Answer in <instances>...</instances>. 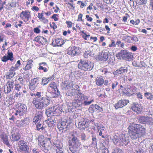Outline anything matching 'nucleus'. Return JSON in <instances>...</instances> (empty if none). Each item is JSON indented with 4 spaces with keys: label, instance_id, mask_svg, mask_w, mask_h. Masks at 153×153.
Masks as SVG:
<instances>
[{
    "label": "nucleus",
    "instance_id": "nucleus-1",
    "mask_svg": "<svg viewBox=\"0 0 153 153\" xmlns=\"http://www.w3.org/2000/svg\"><path fill=\"white\" fill-rule=\"evenodd\" d=\"M128 129L130 136L132 140L141 137L146 133L145 128L140 124L132 123L129 126Z\"/></svg>",
    "mask_w": 153,
    "mask_h": 153
},
{
    "label": "nucleus",
    "instance_id": "nucleus-2",
    "mask_svg": "<svg viewBox=\"0 0 153 153\" xmlns=\"http://www.w3.org/2000/svg\"><path fill=\"white\" fill-rule=\"evenodd\" d=\"M68 144L69 146V149L72 153H75L78 152L81 145L79 140L74 134H72V138L69 140Z\"/></svg>",
    "mask_w": 153,
    "mask_h": 153
},
{
    "label": "nucleus",
    "instance_id": "nucleus-3",
    "mask_svg": "<svg viewBox=\"0 0 153 153\" xmlns=\"http://www.w3.org/2000/svg\"><path fill=\"white\" fill-rule=\"evenodd\" d=\"M113 140L114 144L119 146H126L130 142L128 137H125L123 135H115Z\"/></svg>",
    "mask_w": 153,
    "mask_h": 153
},
{
    "label": "nucleus",
    "instance_id": "nucleus-4",
    "mask_svg": "<svg viewBox=\"0 0 153 153\" xmlns=\"http://www.w3.org/2000/svg\"><path fill=\"white\" fill-rule=\"evenodd\" d=\"M94 63L89 61L81 59L78 64V68L82 70L89 71L94 67Z\"/></svg>",
    "mask_w": 153,
    "mask_h": 153
},
{
    "label": "nucleus",
    "instance_id": "nucleus-5",
    "mask_svg": "<svg viewBox=\"0 0 153 153\" xmlns=\"http://www.w3.org/2000/svg\"><path fill=\"white\" fill-rule=\"evenodd\" d=\"M63 111L62 109L57 105L53 106L47 109L46 114L48 117L51 116L57 115Z\"/></svg>",
    "mask_w": 153,
    "mask_h": 153
},
{
    "label": "nucleus",
    "instance_id": "nucleus-6",
    "mask_svg": "<svg viewBox=\"0 0 153 153\" xmlns=\"http://www.w3.org/2000/svg\"><path fill=\"white\" fill-rule=\"evenodd\" d=\"M116 56L119 59H122L127 61L131 60L133 58L131 53L125 50L121 51L116 54Z\"/></svg>",
    "mask_w": 153,
    "mask_h": 153
},
{
    "label": "nucleus",
    "instance_id": "nucleus-7",
    "mask_svg": "<svg viewBox=\"0 0 153 153\" xmlns=\"http://www.w3.org/2000/svg\"><path fill=\"white\" fill-rule=\"evenodd\" d=\"M41 78L36 77L32 79L30 82L29 88L32 91L34 90L39 87Z\"/></svg>",
    "mask_w": 153,
    "mask_h": 153
},
{
    "label": "nucleus",
    "instance_id": "nucleus-8",
    "mask_svg": "<svg viewBox=\"0 0 153 153\" xmlns=\"http://www.w3.org/2000/svg\"><path fill=\"white\" fill-rule=\"evenodd\" d=\"M137 119L140 123L149 124L150 125H152L153 123V119L150 117L140 116H138Z\"/></svg>",
    "mask_w": 153,
    "mask_h": 153
},
{
    "label": "nucleus",
    "instance_id": "nucleus-9",
    "mask_svg": "<svg viewBox=\"0 0 153 153\" xmlns=\"http://www.w3.org/2000/svg\"><path fill=\"white\" fill-rule=\"evenodd\" d=\"M89 126V121L88 119L82 118L79 120L78 127L80 130H84Z\"/></svg>",
    "mask_w": 153,
    "mask_h": 153
},
{
    "label": "nucleus",
    "instance_id": "nucleus-10",
    "mask_svg": "<svg viewBox=\"0 0 153 153\" xmlns=\"http://www.w3.org/2000/svg\"><path fill=\"white\" fill-rule=\"evenodd\" d=\"M43 118L42 111H36L35 116L33 119V122L35 123V124H36L38 122L42 123L44 122Z\"/></svg>",
    "mask_w": 153,
    "mask_h": 153
},
{
    "label": "nucleus",
    "instance_id": "nucleus-11",
    "mask_svg": "<svg viewBox=\"0 0 153 153\" xmlns=\"http://www.w3.org/2000/svg\"><path fill=\"white\" fill-rule=\"evenodd\" d=\"M17 111L19 112L20 116H23L27 111V107L26 105L23 104L19 103L18 105Z\"/></svg>",
    "mask_w": 153,
    "mask_h": 153
},
{
    "label": "nucleus",
    "instance_id": "nucleus-12",
    "mask_svg": "<svg viewBox=\"0 0 153 153\" xmlns=\"http://www.w3.org/2000/svg\"><path fill=\"white\" fill-rule=\"evenodd\" d=\"M129 103V101L127 100H119L114 105V106L116 109L119 108H122L126 106Z\"/></svg>",
    "mask_w": 153,
    "mask_h": 153
},
{
    "label": "nucleus",
    "instance_id": "nucleus-13",
    "mask_svg": "<svg viewBox=\"0 0 153 153\" xmlns=\"http://www.w3.org/2000/svg\"><path fill=\"white\" fill-rule=\"evenodd\" d=\"M79 90L77 88L76 89L75 88H72L70 90H68L66 94V96L69 97H73V99L75 98H77L78 97V93H77L76 91H78Z\"/></svg>",
    "mask_w": 153,
    "mask_h": 153
},
{
    "label": "nucleus",
    "instance_id": "nucleus-14",
    "mask_svg": "<svg viewBox=\"0 0 153 153\" xmlns=\"http://www.w3.org/2000/svg\"><path fill=\"white\" fill-rule=\"evenodd\" d=\"M78 50V48L75 46L69 47L67 50V53L71 56H74L78 54L77 51Z\"/></svg>",
    "mask_w": 153,
    "mask_h": 153
},
{
    "label": "nucleus",
    "instance_id": "nucleus-15",
    "mask_svg": "<svg viewBox=\"0 0 153 153\" xmlns=\"http://www.w3.org/2000/svg\"><path fill=\"white\" fill-rule=\"evenodd\" d=\"M19 149L28 153H29V148L27 146V143L23 140H21L19 142Z\"/></svg>",
    "mask_w": 153,
    "mask_h": 153
},
{
    "label": "nucleus",
    "instance_id": "nucleus-16",
    "mask_svg": "<svg viewBox=\"0 0 153 153\" xmlns=\"http://www.w3.org/2000/svg\"><path fill=\"white\" fill-rule=\"evenodd\" d=\"M45 97L43 96V93L36 92L35 93V97L33 99L32 102H39L45 100Z\"/></svg>",
    "mask_w": 153,
    "mask_h": 153
},
{
    "label": "nucleus",
    "instance_id": "nucleus-17",
    "mask_svg": "<svg viewBox=\"0 0 153 153\" xmlns=\"http://www.w3.org/2000/svg\"><path fill=\"white\" fill-rule=\"evenodd\" d=\"M108 52L103 51L99 53L98 56L97 58L98 60L101 61H106L108 58Z\"/></svg>",
    "mask_w": 153,
    "mask_h": 153
},
{
    "label": "nucleus",
    "instance_id": "nucleus-18",
    "mask_svg": "<svg viewBox=\"0 0 153 153\" xmlns=\"http://www.w3.org/2000/svg\"><path fill=\"white\" fill-rule=\"evenodd\" d=\"M13 67L12 66L9 70V71L6 74L7 79H10L13 77L15 75V71L17 69L18 66Z\"/></svg>",
    "mask_w": 153,
    "mask_h": 153
},
{
    "label": "nucleus",
    "instance_id": "nucleus-19",
    "mask_svg": "<svg viewBox=\"0 0 153 153\" xmlns=\"http://www.w3.org/2000/svg\"><path fill=\"white\" fill-rule=\"evenodd\" d=\"M14 85V81L13 80L8 81L7 83L6 89H4L5 93L8 94L13 90Z\"/></svg>",
    "mask_w": 153,
    "mask_h": 153
},
{
    "label": "nucleus",
    "instance_id": "nucleus-20",
    "mask_svg": "<svg viewBox=\"0 0 153 153\" xmlns=\"http://www.w3.org/2000/svg\"><path fill=\"white\" fill-rule=\"evenodd\" d=\"M69 124L66 121H62L59 123L57 125V127L59 130H64L65 131L67 130L68 128Z\"/></svg>",
    "mask_w": 153,
    "mask_h": 153
},
{
    "label": "nucleus",
    "instance_id": "nucleus-21",
    "mask_svg": "<svg viewBox=\"0 0 153 153\" xmlns=\"http://www.w3.org/2000/svg\"><path fill=\"white\" fill-rule=\"evenodd\" d=\"M131 108L134 111L138 114L140 113L142 111L141 105L136 103H133Z\"/></svg>",
    "mask_w": 153,
    "mask_h": 153
},
{
    "label": "nucleus",
    "instance_id": "nucleus-22",
    "mask_svg": "<svg viewBox=\"0 0 153 153\" xmlns=\"http://www.w3.org/2000/svg\"><path fill=\"white\" fill-rule=\"evenodd\" d=\"M74 100L72 102L73 106L75 108H78V109H80L82 107V101H81L79 98H74Z\"/></svg>",
    "mask_w": 153,
    "mask_h": 153
},
{
    "label": "nucleus",
    "instance_id": "nucleus-23",
    "mask_svg": "<svg viewBox=\"0 0 153 153\" xmlns=\"http://www.w3.org/2000/svg\"><path fill=\"white\" fill-rule=\"evenodd\" d=\"M88 110L90 112H94L95 111H103V109L100 106L97 104H92L91 105Z\"/></svg>",
    "mask_w": 153,
    "mask_h": 153
},
{
    "label": "nucleus",
    "instance_id": "nucleus-24",
    "mask_svg": "<svg viewBox=\"0 0 153 153\" xmlns=\"http://www.w3.org/2000/svg\"><path fill=\"white\" fill-rule=\"evenodd\" d=\"M13 53L12 52H10L8 51L7 52V56H4L1 59V60L4 62H6L8 60H10L12 61L13 60Z\"/></svg>",
    "mask_w": 153,
    "mask_h": 153
},
{
    "label": "nucleus",
    "instance_id": "nucleus-25",
    "mask_svg": "<svg viewBox=\"0 0 153 153\" xmlns=\"http://www.w3.org/2000/svg\"><path fill=\"white\" fill-rule=\"evenodd\" d=\"M128 71L127 67L124 66L121 67L113 72L114 75L120 74L125 73H126Z\"/></svg>",
    "mask_w": 153,
    "mask_h": 153
},
{
    "label": "nucleus",
    "instance_id": "nucleus-26",
    "mask_svg": "<svg viewBox=\"0 0 153 153\" xmlns=\"http://www.w3.org/2000/svg\"><path fill=\"white\" fill-rule=\"evenodd\" d=\"M55 40V41H53L52 43V45L54 47L61 46L64 43V41L62 39L56 38Z\"/></svg>",
    "mask_w": 153,
    "mask_h": 153
},
{
    "label": "nucleus",
    "instance_id": "nucleus-27",
    "mask_svg": "<svg viewBox=\"0 0 153 153\" xmlns=\"http://www.w3.org/2000/svg\"><path fill=\"white\" fill-rule=\"evenodd\" d=\"M132 90L131 89V86L127 84L126 85V87L125 88V90L123 91L124 94L127 96H131L132 95Z\"/></svg>",
    "mask_w": 153,
    "mask_h": 153
},
{
    "label": "nucleus",
    "instance_id": "nucleus-28",
    "mask_svg": "<svg viewBox=\"0 0 153 153\" xmlns=\"http://www.w3.org/2000/svg\"><path fill=\"white\" fill-rule=\"evenodd\" d=\"M32 102L33 103L35 107L39 109H42L44 108L45 105L43 101H42L39 102Z\"/></svg>",
    "mask_w": 153,
    "mask_h": 153
},
{
    "label": "nucleus",
    "instance_id": "nucleus-29",
    "mask_svg": "<svg viewBox=\"0 0 153 153\" xmlns=\"http://www.w3.org/2000/svg\"><path fill=\"white\" fill-rule=\"evenodd\" d=\"M20 17L22 19L24 17L25 19L26 18L27 20H28L30 18V12L29 11H22L20 14Z\"/></svg>",
    "mask_w": 153,
    "mask_h": 153
},
{
    "label": "nucleus",
    "instance_id": "nucleus-30",
    "mask_svg": "<svg viewBox=\"0 0 153 153\" xmlns=\"http://www.w3.org/2000/svg\"><path fill=\"white\" fill-rule=\"evenodd\" d=\"M136 149L137 153H146V152L145 148L143 145L140 144L138 146L137 149L136 148Z\"/></svg>",
    "mask_w": 153,
    "mask_h": 153
},
{
    "label": "nucleus",
    "instance_id": "nucleus-31",
    "mask_svg": "<svg viewBox=\"0 0 153 153\" xmlns=\"http://www.w3.org/2000/svg\"><path fill=\"white\" fill-rule=\"evenodd\" d=\"M51 95V97L53 98L58 97L60 94V92L57 88L56 89H54L48 92Z\"/></svg>",
    "mask_w": 153,
    "mask_h": 153
},
{
    "label": "nucleus",
    "instance_id": "nucleus-32",
    "mask_svg": "<svg viewBox=\"0 0 153 153\" xmlns=\"http://www.w3.org/2000/svg\"><path fill=\"white\" fill-rule=\"evenodd\" d=\"M125 40L126 41L129 43H132L134 41L137 42L138 41L137 38L136 36H127L125 38Z\"/></svg>",
    "mask_w": 153,
    "mask_h": 153
},
{
    "label": "nucleus",
    "instance_id": "nucleus-33",
    "mask_svg": "<svg viewBox=\"0 0 153 153\" xmlns=\"http://www.w3.org/2000/svg\"><path fill=\"white\" fill-rule=\"evenodd\" d=\"M33 61L32 60H29L27 62L26 65L23 69L25 71L30 69L33 65Z\"/></svg>",
    "mask_w": 153,
    "mask_h": 153
},
{
    "label": "nucleus",
    "instance_id": "nucleus-34",
    "mask_svg": "<svg viewBox=\"0 0 153 153\" xmlns=\"http://www.w3.org/2000/svg\"><path fill=\"white\" fill-rule=\"evenodd\" d=\"M96 82L97 85L101 86L104 82V79L102 76L98 77L96 80Z\"/></svg>",
    "mask_w": 153,
    "mask_h": 153
},
{
    "label": "nucleus",
    "instance_id": "nucleus-35",
    "mask_svg": "<svg viewBox=\"0 0 153 153\" xmlns=\"http://www.w3.org/2000/svg\"><path fill=\"white\" fill-rule=\"evenodd\" d=\"M57 87L56 86L55 83L54 82L51 83L50 84L48 88V92L54 89H56Z\"/></svg>",
    "mask_w": 153,
    "mask_h": 153
},
{
    "label": "nucleus",
    "instance_id": "nucleus-36",
    "mask_svg": "<svg viewBox=\"0 0 153 153\" xmlns=\"http://www.w3.org/2000/svg\"><path fill=\"white\" fill-rule=\"evenodd\" d=\"M78 97L77 98H79V99L81 100V101L83 100L84 101L87 100H88V97L87 96L81 93H78Z\"/></svg>",
    "mask_w": 153,
    "mask_h": 153
},
{
    "label": "nucleus",
    "instance_id": "nucleus-37",
    "mask_svg": "<svg viewBox=\"0 0 153 153\" xmlns=\"http://www.w3.org/2000/svg\"><path fill=\"white\" fill-rule=\"evenodd\" d=\"M37 123L36 128L37 130L40 131V130H43L45 128V127L43 126V125L42 124L43 122L41 123L38 122Z\"/></svg>",
    "mask_w": 153,
    "mask_h": 153
},
{
    "label": "nucleus",
    "instance_id": "nucleus-38",
    "mask_svg": "<svg viewBox=\"0 0 153 153\" xmlns=\"http://www.w3.org/2000/svg\"><path fill=\"white\" fill-rule=\"evenodd\" d=\"M144 95L147 100H153V95L152 93L146 92L144 93Z\"/></svg>",
    "mask_w": 153,
    "mask_h": 153
},
{
    "label": "nucleus",
    "instance_id": "nucleus-39",
    "mask_svg": "<svg viewBox=\"0 0 153 153\" xmlns=\"http://www.w3.org/2000/svg\"><path fill=\"white\" fill-rule=\"evenodd\" d=\"M101 146H102L101 153H109V151L108 149L105 147V146L102 143H100Z\"/></svg>",
    "mask_w": 153,
    "mask_h": 153
},
{
    "label": "nucleus",
    "instance_id": "nucleus-40",
    "mask_svg": "<svg viewBox=\"0 0 153 153\" xmlns=\"http://www.w3.org/2000/svg\"><path fill=\"white\" fill-rule=\"evenodd\" d=\"M79 136L82 142H84L87 140L86 136L84 133L83 132L80 133Z\"/></svg>",
    "mask_w": 153,
    "mask_h": 153
},
{
    "label": "nucleus",
    "instance_id": "nucleus-41",
    "mask_svg": "<svg viewBox=\"0 0 153 153\" xmlns=\"http://www.w3.org/2000/svg\"><path fill=\"white\" fill-rule=\"evenodd\" d=\"M22 88V85L20 84H17L15 85L14 89L18 92L21 91Z\"/></svg>",
    "mask_w": 153,
    "mask_h": 153
},
{
    "label": "nucleus",
    "instance_id": "nucleus-42",
    "mask_svg": "<svg viewBox=\"0 0 153 153\" xmlns=\"http://www.w3.org/2000/svg\"><path fill=\"white\" fill-rule=\"evenodd\" d=\"M12 139L14 141H17L20 139V136L18 134H14L12 135Z\"/></svg>",
    "mask_w": 153,
    "mask_h": 153
},
{
    "label": "nucleus",
    "instance_id": "nucleus-43",
    "mask_svg": "<svg viewBox=\"0 0 153 153\" xmlns=\"http://www.w3.org/2000/svg\"><path fill=\"white\" fill-rule=\"evenodd\" d=\"M74 86L76 87V88H79V87L78 85H74L73 84V83L71 82L67 85H66V88L67 89L71 88H73V89H74Z\"/></svg>",
    "mask_w": 153,
    "mask_h": 153
},
{
    "label": "nucleus",
    "instance_id": "nucleus-44",
    "mask_svg": "<svg viewBox=\"0 0 153 153\" xmlns=\"http://www.w3.org/2000/svg\"><path fill=\"white\" fill-rule=\"evenodd\" d=\"M88 55L90 56H93L94 54L90 51H85L84 54V57L85 58H88Z\"/></svg>",
    "mask_w": 153,
    "mask_h": 153
},
{
    "label": "nucleus",
    "instance_id": "nucleus-45",
    "mask_svg": "<svg viewBox=\"0 0 153 153\" xmlns=\"http://www.w3.org/2000/svg\"><path fill=\"white\" fill-rule=\"evenodd\" d=\"M49 80L48 79L46 78L43 77L42 79V84L43 85H47L49 82Z\"/></svg>",
    "mask_w": 153,
    "mask_h": 153
},
{
    "label": "nucleus",
    "instance_id": "nucleus-46",
    "mask_svg": "<svg viewBox=\"0 0 153 153\" xmlns=\"http://www.w3.org/2000/svg\"><path fill=\"white\" fill-rule=\"evenodd\" d=\"M42 101H43L44 102L45 107L48 105L50 104V101L47 98H45V100H42Z\"/></svg>",
    "mask_w": 153,
    "mask_h": 153
},
{
    "label": "nucleus",
    "instance_id": "nucleus-47",
    "mask_svg": "<svg viewBox=\"0 0 153 153\" xmlns=\"http://www.w3.org/2000/svg\"><path fill=\"white\" fill-rule=\"evenodd\" d=\"M92 145H94L95 147H97V140L95 137L92 136Z\"/></svg>",
    "mask_w": 153,
    "mask_h": 153
},
{
    "label": "nucleus",
    "instance_id": "nucleus-48",
    "mask_svg": "<svg viewBox=\"0 0 153 153\" xmlns=\"http://www.w3.org/2000/svg\"><path fill=\"white\" fill-rule=\"evenodd\" d=\"M94 101L93 100H92L90 101H87V100L84 101L82 102V105L84 106L88 105H90Z\"/></svg>",
    "mask_w": 153,
    "mask_h": 153
},
{
    "label": "nucleus",
    "instance_id": "nucleus-49",
    "mask_svg": "<svg viewBox=\"0 0 153 153\" xmlns=\"http://www.w3.org/2000/svg\"><path fill=\"white\" fill-rule=\"evenodd\" d=\"M112 153H124L123 151L119 149H115L112 152Z\"/></svg>",
    "mask_w": 153,
    "mask_h": 153
},
{
    "label": "nucleus",
    "instance_id": "nucleus-50",
    "mask_svg": "<svg viewBox=\"0 0 153 153\" xmlns=\"http://www.w3.org/2000/svg\"><path fill=\"white\" fill-rule=\"evenodd\" d=\"M48 121H49V122L48 123H49H49H51L50 125L49 126H54L55 124V123H56L55 122V121H54L53 119H50L48 120Z\"/></svg>",
    "mask_w": 153,
    "mask_h": 153
},
{
    "label": "nucleus",
    "instance_id": "nucleus-51",
    "mask_svg": "<svg viewBox=\"0 0 153 153\" xmlns=\"http://www.w3.org/2000/svg\"><path fill=\"white\" fill-rule=\"evenodd\" d=\"M38 69L39 70H42L44 72H46L48 71V69L45 67H43L42 66H39Z\"/></svg>",
    "mask_w": 153,
    "mask_h": 153
},
{
    "label": "nucleus",
    "instance_id": "nucleus-52",
    "mask_svg": "<svg viewBox=\"0 0 153 153\" xmlns=\"http://www.w3.org/2000/svg\"><path fill=\"white\" fill-rule=\"evenodd\" d=\"M56 151L57 153H64V150L62 147L60 149H56Z\"/></svg>",
    "mask_w": 153,
    "mask_h": 153
},
{
    "label": "nucleus",
    "instance_id": "nucleus-53",
    "mask_svg": "<svg viewBox=\"0 0 153 153\" xmlns=\"http://www.w3.org/2000/svg\"><path fill=\"white\" fill-rule=\"evenodd\" d=\"M52 24L53 25H52V24L50 23V26L51 28H52L53 30H55L57 28V26L56 24L54 22H52Z\"/></svg>",
    "mask_w": 153,
    "mask_h": 153
},
{
    "label": "nucleus",
    "instance_id": "nucleus-54",
    "mask_svg": "<svg viewBox=\"0 0 153 153\" xmlns=\"http://www.w3.org/2000/svg\"><path fill=\"white\" fill-rule=\"evenodd\" d=\"M9 5L12 7H16V1H14L9 3Z\"/></svg>",
    "mask_w": 153,
    "mask_h": 153
},
{
    "label": "nucleus",
    "instance_id": "nucleus-55",
    "mask_svg": "<svg viewBox=\"0 0 153 153\" xmlns=\"http://www.w3.org/2000/svg\"><path fill=\"white\" fill-rule=\"evenodd\" d=\"M33 31L35 33H39L40 32V30L38 27H36L33 29Z\"/></svg>",
    "mask_w": 153,
    "mask_h": 153
},
{
    "label": "nucleus",
    "instance_id": "nucleus-56",
    "mask_svg": "<svg viewBox=\"0 0 153 153\" xmlns=\"http://www.w3.org/2000/svg\"><path fill=\"white\" fill-rule=\"evenodd\" d=\"M111 43L109 45L108 47H115L116 45V44L115 43V42L112 40H111Z\"/></svg>",
    "mask_w": 153,
    "mask_h": 153
},
{
    "label": "nucleus",
    "instance_id": "nucleus-57",
    "mask_svg": "<svg viewBox=\"0 0 153 153\" xmlns=\"http://www.w3.org/2000/svg\"><path fill=\"white\" fill-rule=\"evenodd\" d=\"M57 16V14H54L52 16L51 18L52 19H53L54 21H57L58 20V18L57 17H56V16Z\"/></svg>",
    "mask_w": 153,
    "mask_h": 153
},
{
    "label": "nucleus",
    "instance_id": "nucleus-58",
    "mask_svg": "<svg viewBox=\"0 0 153 153\" xmlns=\"http://www.w3.org/2000/svg\"><path fill=\"white\" fill-rule=\"evenodd\" d=\"M118 83L117 81H115L114 83L112 84L111 88L112 89H114L117 85Z\"/></svg>",
    "mask_w": 153,
    "mask_h": 153
},
{
    "label": "nucleus",
    "instance_id": "nucleus-59",
    "mask_svg": "<svg viewBox=\"0 0 153 153\" xmlns=\"http://www.w3.org/2000/svg\"><path fill=\"white\" fill-rule=\"evenodd\" d=\"M66 23L68 27H72V23L71 22L66 21Z\"/></svg>",
    "mask_w": 153,
    "mask_h": 153
},
{
    "label": "nucleus",
    "instance_id": "nucleus-60",
    "mask_svg": "<svg viewBox=\"0 0 153 153\" xmlns=\"http://www.w3.org/2000/svg\"><path fill=\"white\" fill-rule=\"evenodd\" d=\"M90 36V35H87L86 34L85 35V36H83V37L85 40H88L89 39Z\"/></svg>",
    "mask_w": 153,
    "mask_h": 153
},
{
    "label": "nucleus",
    "instance_id": "nucleus-61",
    "mask_svg": "<svg viewBox=\"0 0 153 153\" xmlns=\"http://www.w3.org/2000/svg\"><path fill=\"white\" fill-rule=\"evenodd\" d=\"M42 37L41 36H37L33 40L34 41H36L37 42H39V40L40 39V38H42Z\"/></svg>",
    "mask_w": 153,
    "mask_h": 153
},
{
    "label": "nucleus",
    "instance_id": "nucleus-62",
    "mask_svg": "<svg viewBox=\"0 0 153 153\" xmlns=\"http://www.w3.org/2000/svg\"><path fill=\"white\" fill-rule=\"evenodd\" d=\"M131 49V50L133 51H135L137 49V48L136 46L134 45L132 46Z\"/></svg>",
    "mask_w": 153,
    "mask_h": 153
},
{
    "label": "nucleus",
    "instance_id": "nucleus-63",
    "mask_svg": "<svg viewBox=\"0 0 153 153\" xmlns=\"http://www.w3.org/2000/svg\"><path fill=\"white\" fill-rule=\"evenodd\" d=\"M39 145L40 146H42V147H45V143L44 141H42V142L39 143Z\"/></svg>",
    "mask_w": 153,
    "mask_h": 153
},
{
    "label": "nucleus",
    "instance_id": "nucleus-64",
    "mask_svg": "<svg viewBox=\"0 0 153 153\" xmlns=\"http://www.w3.org/2000/svg\"><path fill=\"white\" fill-rule=\"evenodd\" d=\"M137 94L138 98L141 99H143V96L140 92H138L137 93Z\"/></svg>",
    "mask_w": 153,
    "mask_h": 153
}]
</instances>
